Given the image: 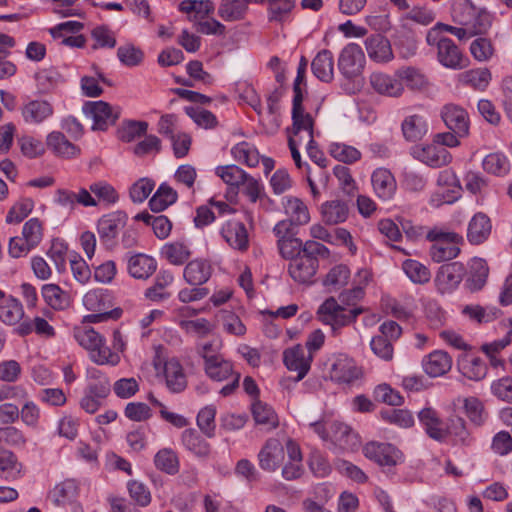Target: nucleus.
<instances>
[{"mask_svg":"<svg viewBox=\"0 0 512 512\" xmlns=\"http://www.w3.org/2000/svg\"><path fill=\"white\" fill-rule=\"evenodd\" d=\"M329 256L330 251L325 245L315 240H307L304 243V254L289 263L288 273L299 284L312 283L319 267L318 257L328 258Z\"/></svg>","mask_w":512,"mask_h":512,"instance_id":"obj_1","label":"nucleus"},{"mask_svg":"<svg viewBox=\"0 0 512 512\" xmlns=\"http://www.w3.org/2000/svg\"><path fill=\"white\" fill-rule=\"evenodd\" d=\"M74 337L78 344L89 352L90 359L98 365L118 363V356L114 355L106 346L104 338L89 326L76 327Z\"/></svg>","mask_w":512,"mask_h":512,"instance_id":"obj_2","label":"nucleus"},{"mask_svg":"<svg viewBox=\"0 0 512 512\" xmlns=\"http://www.w3.org/2000/svg\"><path fill=\"white\" fill-rule=\"evenodd\" d=\"M427 239L433 244L430 247V257L436 263L450 261L460 254V246L464 239L455 232L433 228L428 231Z\"/></svg>","mask_w":512,"mask_h":512,"instance_id":"obj_3","label":"nucleus"},{"mask_svg":"<svg viewBox=\"0 0 512 512\" xmlns=\"http://www.w3.org/2000/svg\"><path fill=\"white\" fill-rule=\"evenodd\" d=\"M426 42L437 49V59L446 68L459 70L467 65V59L463 56L454 41L439 33L438 28H431L426 35Z\"/></svg>","mask_w":512,"mask_h":512,"instance_id":"obj_4","label":"nucleus"},{"mask_svg":"<svg viewBox=\"0 0 512 512\" xmlns=\"http://www.w3.org/2000/svg\"><path fill=\"white\" fill-rule=\"evenodd\" d=\"M204 371L213 381H229V383L223 386L220 390V394L224 397L233 394L239 386L241 377L240 373L236 372L233 364L222 355L214 359L209 357L208 362L204 364Z\"/></svg>","mask_w":512,"mask_h":512,"instance_id":"obj_5","label":"nucleus"},{"mask_svg":"<svg viewBox=\"0 0 512 512\" xmlns=\"http://www.w3.org/2000/svg\"><path fill=\"white\" fill-rule=\"evenodd\" d=\"M362 312V308L347 310L342 305L338 304L333 297L326 299L318 309L319 319L323 323L330 325L334 332L354 322Z\"/></svg>","mask_w":512,"mask_h":512,"instance_id":"obj_6","label":"nucleus"},{"mask_svg":"<svg viewBox=\"0 0 512 512\" xmlns=\"http://www.w3.org/2000/svg\"><path fill=\"white\" fill-rule=\"evenodd\" d=\"M282 208L287 219L280 220L274 227L296 230L297 227L309 223L310 213L307 205L298 197L285 196L281 200Z\"/></svg>","mask_w":512,"mask_h":512,"instance_id":"obj_7","label":"nucleus"},{"mask_svg":"<svg viewBox=\"0 0 512 512\" xmlns=\"http://www.w3.org/2000/svg\"><path fill=\"white\" fill-rule=\"evenodd\" d=\"M83 111L93 119V130H106L114 125L120 116V109L104 101L87 102Z\"/></svg>","mask_w":512,"mask_h":512,"instance_id":"obj_8","label":"nucleus"},{"mask_svg":"<svg viewBox=\"0 0 512 512\" xmlns=\"http://www.w3.org/2000/svg\"><path fill=\"white\" fill-rule=\"evenodd\" d=\"M363 453L366 458L380 466H396L403 459L400 450L389 443L369 442L364 446Z\"/></svg>","mask_w":512,"mask_h":512,"instance_id":"obj_9","label":"nucleus"},{"mask_svg":"<svg viewBox=\"0 0 512 512\" xmlns=\"http://www.w3.org/2000/svg\"><path fill=\"white\" fill-rule=\"evenodd\" d=\"M273 233L277 238V248L284 259L291 261L304 254V243L297 238V230L283 228L282 226L273 227Z\"/></svg>","mask_w":512,"mask_h":512,"instance_id":"obj_10","label":"nucleus"},{"mask_svg":"<svg viewBox=\"0 0 512 512\" xmlns=\"http://www.w3.org/2000/svg\"><path fill=\"white\" fill-rule=\"evenodd\" d=\"M365 63V56L359 45L351 43L342 50L338 67L341 73L348 79L361 74Z\"/></svg>","mask_w":512,"mask_h":512,"instance_id":"obj_11","label":"nucleus"},{"mask_svg":"<svg viewBox=\"0 0 512 512\" xmlns=\"http://www.w3.org/2000/svg\"><path fill=\"white\" fill-rule=\"evenodd\" d=\"M467 274L463 263L455 261L442 265L436 276V283L441 293H451L458 288Z\"/></svg>","mask_w":512,"mask_h":512,"instance_id":"obj_12","label":"nucleus"},{"mask_svg":"<svg viewBox=\"0 0 512 512\" xmlns=\"http://www.w3.org/2000/svg\"><path fill=\"white\" fill-rule=\"evenodd\" d=\"M126 214L120 211L102 216L97 222V231L102 243L113 246L119 232L126 225Z\"/></svg>","mask_w":512,"mask_h":512,"instance_id":"obj_13","label":"nucleus"},{"mask_svg":"<svg viewBox=\"0 0 512 512\" xmlns=\"http://www.w3.org/2000/svg\"><path fill=\"white\" fill-rule=\"evenodd\" d=\"M23 121L29 126H39L49 120L54 114L52 103L44 99H33L21 107Z\"/></svg>","mask_w":512,"mask_h":512,"instance_id":"obj_14","label":"nucleus"},{"mask_svg":"<svg viewBox=\"0 0 512 512\" xmlns=\"http://www.w3.org/2000/svg\"><path fill=\"white\" fill-rule=\"evenodd\" d=\"M328 441L334 449L341 451H354L360 446L358 434L347 424L334 421L330 423V437Z\"/></svg>","mask_w":512,"mask_h":512,"instance_id":"obj_15","label":"nucleus"},{"mask_svg":"<svg viewBox=\"0 0 512 512\" xmlns=\"http://www.w3.org/2000/svg\"><path fill=\"white\" fill-rule=\"evenodd\" d=\"M313 356L301 345H296L284 351L283 361L289 371L297 372L296 381L302 380L310 370Z\"/></svg>","mask_w":512,"mask_h":512,"instance_id":"obj_16","label":"nucleus"},{"mask_svg":"<svg viewBox=\"0 0 512 512\" xmlns=\"http://www.w3.org/2000/svg\"><path fill=\"white\" fill-rule=\"evenodd\" d=\"M84 306L95 312L94 314L88 315L85 319L90 323H97L106 319H117L121 315L120 309H113L110 311L104 310V296L101 291L91 290L84 295L83 298Z\"/></svg>","mask_w":512,"mask_h":512,"instance_id":"obj_17","label":"nucleus"},{"mask_svg":"<svg viewBox=\"0 0 512 512\" xmlns=\"http://www.w3.org/2000/svg\"><path fill=\"white\" fill-rule=\"evenodd\" d=\"M221 236L234 250L245 252L249 248V235L245 224L237 220H229L220 230Z\"/></svg>","mask_w":512,"mask_h":512,"instance_id":"obj_18","label":"nucleus"},{"mask_svg":"<svg viewBox=\"0 0 512 512\" xmlns=\"http://www.w3.org/2000/svg\"><path fill=\"white\" fill-rule=\"evenodd\" d=\"M360 371L354 359L337 354L331 359L330 378L339 383H350L359 377Z\"/></svg>","mask_w":512,"mask_h":512,"instance_id":"obj_19","label":"nucleus"},{"mask_svg":"<svg viewBox=\"0 0 512 512\" xmlns=\"http://www.w3.org/2000/svg\"><path fill=\"white\" fill-rule=\"evenodd\" d=\"M412 155L415 159L430 167L445 166L452 159L451 154L445 147L435 144L416 146L412 149Z\"/></svg>","mask_w":512,"mask_h":512,"instance_id":"obj_20","label":"nucleus"},{"mask_svg":"<svg viewBox=\"0 0 512 512\" xmlns=\"http://www.w3.org/2000/svg\"><path fill=\"white\" fill-rule=\"evenodd\" d=\"M259 466L261 469L273 472L284 460V447L279 440L268 439L258 453Z\"/></svg>","mask_w":512,"mask_h":512,"instance_id":"obj_21","label":"nucleus"},{"mask_svg":"<svg viewBox=\"0 0 512 512\" xmlns=\"http://www.w3.org/2000/svg\"><path fill=\"white\" fill-rule=\"evenodd\" d=\"M445 125L460 137H465L469 132V120L467 112L453 104L444 106L441 112Z\"/></svg>","mask_w":512,"mask_h":512,"instance_id":"obj_22","label":"nucleus"},{"mask_svg":"<svg viewBox=\"0 0 512 512\" xmlns=\"http://www.w3.org/2000/svg\"><path fill=\"white\" fill-rule=\"evenodd\" d=\"M365 46L369 58L377 63H386L393 58L390 42L381 34L369 36Z\"/></svg>","mask_w":512,"mask_h":512,"instance_id":"obj_23","label":"nucleus"},{"mask_svg":"<svg viewBox=\"0 0 512 512\" xmlns=\"http://www.w3.org/2000/svg\"><path fill=\"white\" fill-rule=\"evenodd\" d=\"M467 274L468 276L465 282L466 288L470 292L481 290L485 286L489 275L487 262L482 258L474 257L469 262Z\"/></svg>","mask_w":512,"mask_h":512,"instance_id":"obj_24","label":"nucleus"},{"mask_svg":"<svg viewBox=\"0 0 512 512\" xmlns=\"http://www.w3.org/2000/svg\"><path fill=\"white\" fill-rule=\"evenodd\" d=\"M371 182L376 195L380 199L389 200L396 192L395 178L388 169H376L372 173Z\"/></svg>","mask_w":512,"mask_h":512,"instance_id":"obj_25","label":"nucleus"},{"mask_svg":"<svg viewBox=\"0 0 512 512\" xmlns=\"http://www.w3.org/2000/svg\"><path fill=\"white\" fill-rule=\"evenodd\" d=\"M24 475V466L17 456L6 449L0 448V479L14 482Z\"/></svg>","mask_w":512,"mask_h":512,"instance_id":"obj_26","label":"nucleus"},{"mask_svg":"<svg viewBox=\"0 0 512 512\" xmlns=\"http://www.w3.org/2000/svg\"><path fill=\"white\" fill-rule=\"evenodd\" d=\"M422 365L430 377H439L450 371L452 358L445 351L435 350L423 359Z\"/></svg>","mask_w":512,"mask_h":512,"instance_id":"obj_27","label":"nucleus"},{"mask_svg":"<svg viewBox=\"0 0 512 512\" xmlns=\"http://www.w3.org/2000/svg\"><path fill=\"white\" fill-rule=\"evenodd\" d=\"M46 145L58 157L73 158L80 154V148L59 131H52L47 135Z\"/></svg>","mask_w":512,"mask_h":512,"instance_id":"obj_28","label":"nucleus"},{"mask_svg":"<svg viewBox=\"0 0 512 512\" xmlns=\"http://www.w3.org/2000/svg\"><path fill=\"white\" fill-rule=\"evenodd\" d=\"M418 418L430 438L440 442L445 440L447 431L443 428L442 421L433 408H423L418 413Z\"/></svg>","mask_w":512,"mask_h":512,"instance_id":"obj_29","label":"nucleus"},{"mask_svg":"<svg viewBox=\"0 0 512 512\" xmlns=\"http://www.w3.org/2000/svg\"><path fill=\"white\" fill-rule=\"evenodd\" d=\"M491 221L484 213L475 214L469 222L467 238L471 244L478 245L487 240L491 233Z\"/></svg>","mask_w":512,"mask_h":512,"instance_id":"obj_30","label":"nucleus"},{"mask_svg":"<svg viewBox=\"0 0 512 512\" xmlns=\"http://www.w3.org/2000/svg\"><path fill=\"white\" fill-rule=\"evenodd\" d=\"M401 129L405 140L409 142L420 141L428 132L426 118L419 114H412L403 120Z\"/></svg>","mask_w":512,"mask_h":512,"instance_id":"obj_31","label":"nucleus"},{"mask_svg":"<svg viewBox=\"0 0 512 512\" xmlns=\"http://www.w3.org/2000/svg\"><path fill=\"white\" fill-rule=\"evenodd\" d=\"M370 83L379 94L389 97H398L404 91L403 84L398 78H393L384 73H373L370 76Z\"/></svg>","mask_w":512,"mask_h":512,"instance_id":"obj_32","label":"nucleus"},{"mask_svg":"<svg viewBox=\"0 0 512 512\" xmlns=\"http://www.w3.org/2000/svg\"><path fill=\"white\" fill-rule=\"evenodd\" d=\"M311 68L313 74L326 83L332 81L334 76V58L330 50L323 49L314 57Z\"/></svg>","mask_w":512,"mask_h":512,"instance_id":"obj_33","label":"nucleus"},{"mask_svg":"<svg viewBox=\"0 0 512 512\" xmlns=\"http://www.w3.org/2000/svg\"><path fill=\"white\" fill-rule=\"evenodd\" d=\"M156 269V260L146 254H136L128 261V272L136 279H148Z\"/></svg>","mask_w":512,"mask_h":512,"instance_id":"obj_34","label":"nucleus"},{"mask_svg":"<svg viewBox=\"0 0 512 512\" xmlns=\"http://www.w3.org/2000/svg\"><path fill=\"white\" fill-rule=\"evenodd\" d=\"M211 276V266L205 260L195 259L190 261L183 272L185 281L192 286L206 283Z\"/></svg>","mask_w":512,"mask_h":512,"instance_id":"obj_35","label":"nucleus"},{"mask_svg":"<svg viewBox=\"0 0 512 512\" xmlns=\"http://www.w3.org/2000/svg\"><path fill=\"white\" fill-rule=\"evenodd\" d=\"M457 366L459 372L469 380L481 381L487 374V366L479 357L465 355L458 359Z\"/></svg>","mask_w":512,"mask_h":512,"instance_id":"obj_36","label":"nucleus"},{"mask_svg":"<svg viewBox=\"0 0 512 512\" xmlns=\"http://www.w3.org/2000/svg\"><path fill=\"white\" fill-rule=\"evenodd\" d=\"M164 374L166 385L171 392L180 393L185 390L187 386L186 375L177 360L170 359L165 363Z\"/></svg>","mask_w":512,"mask_h":512,"instance_id":"obj_37","label":"nucleus"},{"mask_svg":"<svg viewBox=\"0 0 512 512\" xmlns=\"http://www.w3.org/2000/svg\"><path fill=\"white\" fill-rule=\"evenodd\" d=\"M41 293L46 304L54 310H64L70 306L69 293L56 284L43 285Z\"/></svg>","mask_w":512,"mask_h":512,"instance_id":"obj_38","label":"nucleus"},{"mask_svg":"<svg viewBox=\"0 0 512 512\" xmlns=\"http://www.w3.org/2000/svg\"><path fill=\"white\" fill-rule=\"evenodd\" d=\"M179 10L188 14L189 21L197 22L213 12L214 4L210 0H184Z\"/></svg>","mask_w":512,"mask_h":512,"instance_id":"obj_39","label":"nucleus"},{"mask_svg":"<svg viewBox=\"0 0 512 512\" xmlns=\"http://www.w3.org/2000/svg\"><path fill=\"white\" fill-rule=\"evenodd\" d=\"M174 277L169 271H160L156 278L154 285L146 289L145 296L147 299L155 302L166 300L170 297V293L166 288L173 282Z\"/></svg>","mask_w":512,"mask_h":512,"instance_id":"obj_40","label":"nucleus"},{"mask_svg":"<svg viewBox=\"0 0 512 512\" xmlns=\"http://www.w3.org/2000/svg\"><path fill=\"white\" fill-rule=\"evenodd\" d=\"M15 333L20 336H26L31 332H35L40 336H44L47 338L53 337L55 335L54 328L42 317H35L33 321L25 320L21 322L14 329Z\"/></svg>","mask_w":512,"mask_h":512,"instance_id":"obj_41","label":"nucleus"},{"mask_svg":"<svg viewBox=\"0 0 512 512\" xmlns=\"http://www.w3.org/2000/svg\"><path fill=\"white\" fill-rule=\"evenodd\" d=\"M247 10V0H222L218 14L223 20L231 22L243 19Z\"/></svg>","mask_w":512,"mask_h":512,"instance_id":"obj_42","label":"nucleus"},{"mask_svg":"<svg viewBox=\"0 0 512 512\" xmlns=\"http://www.w3.org/2000/svg\"><path fill=\"white\" fill-rule=\"evenodd\" d=\"M24 317L22 304L15 298L10 297L0 305V320L10 326L19 325Z\"/></svg>","mask_w":512,"mask_h":512,"instance_id":"obj_43","label":"nucleus"},{"mask_svg":"<svg viewBox=\"0 0 512 512\" xmlns=\"http://www.w3.org/2000/svg\"><path fill=\"white\" fill-rule=\"evenodd\" d=\"M177 200V192L168 184L162 183L149 201L154 212H161Z\"/></svg>","mask_w":512,"mask_h":512,"instance_id":"obj_44","label":"nucleus"},{"mask_svg":"<svg viewBox=\"0 0 512 512\" xmlns=\"http://www.w3.org/2000/svg\"><path fill=\"white\" fill-rule=\"evenodd\" d=\"M459 79L462 84L483 91L490 83L491 73L487 68L471 69L461 73Z\"/></svg>","mask_w":512,"mask_h":512,"instance_id":"obj_45","label":"nucleus"},{"mask_svg":"<svg viewBox=\"0 0 512 512\" xmlns=\"http://www.w3.org/2000/svg\"><path fill=\"white\" fill-rule=\"evenodd\" d=\"M183 445L197 457L205 458L210 453V445L196 430L186 429L182 433Z\"/></svg>","mask_w":512,"mask_h":512,"instance_id":"obj_46","label":"nucleus"},{"mask_svg":"<svg viewBox=\"0 0 512 512\" xmlns=\"http://www.w3.org/2000/svg\"><path fill=\"white\" fill-rule=\"evenodd\" d=\"M161 255L172 265H183L191 256V251L182 242L167 243L161 249Z\"/></svg>","mask_w":512,"mask_h":512,"instance_id":"obj_47","label":"nucleus"},{"mask_svg":"<svg viewBox=\"0 0 512 512\" xmlns=\"http://www.w3.org/2000/svg\"><path fill=\"white\" fill-rule=\"evenodd\" d=\"M322 216L327 224L344 222L348 217V207L344 202L334 200L322 205Z\"/></svg>","mask_w":512,"mask_h":512,"instance_id":"obj_48","label":"nucleus"},{"mask_svg":"<svg viewBox=\"0 0 512 512\" xmlns=\"http://www.w3.org/2000/svg\"><path fill=\"white\" fill-rule=\"evenodd\" d=\"M292 136L296 139L302 137V141L308 138V135H313V118L309 113H305L304 110H298L294 115L292 114Z\"/></svg>","mask_w":512,"mask_h":512,"instance_id":"obj_49","label":"nucleus"},{"mask_svg":"<svg viewBox=\"0 0 512 512\" xmlns=\"http://www.w3.org/2000/svg\"><path fill=\"white\" fill-rule=\"evenodd\" d=\"M155 466L169 474L174 475L179 471V461L176 453L169 448L159 450L154 457Z\"/></svg>","mask_w":512,"mask_h":512,"instance_id":"obj_50","label":"nucleus"},{"mask_svg":"<svg viewBox=\"0 0 512 512\" xmlns=\"http://www.w3.org/2000/svg\"><path fill=\"white\" fill-rule=\"evenodd\" d=\"M235 160L243 162L249 167H256L260 161V155L256 148L247 142H240L231 149Z\"/></svg>","mask_w":512,"mask_h":512,"instance_id":"obj_51","label":"nucleus"},{"mask_svg":"<svg viewBox=\"0 0 512 512\" xmlns=\"http://www.w3.org/2000/svg\"><path fill=\"white\" fill-rule=\"evenodd\" d=\"M403 271L407 277L416 284H425L430 281L431 273L429 269L422 263L408 259L402 264Z\"/></svg>","mask_w":512,"mask_h":512,"instance_id":"obj_52","label":"nucleus"},{"mask_svg":"<svg viewBox=\"0 0 512 512\" xmlns=\"http://www.w3.org/2000/svg\"><path fill=\"white\" fill-rule=\"evenodd\" d=\"M350 270L346 265L339 264L330 269L324 279V285L330 291H337L348 283Z\"/></svg>","mask_w":512,"mask_h":512,"instance_id":"obj_53","label":"nucleus"},{"mask_svg":"<svg viewBox=\"0 0 512 512\" xmlns=\"http://www.w3.org/2000/svg\"><path fill=\"white\" fill-rule=\"evenodd\" d=\"M466 416L475 426H482L488 418L483 403L476 397H468L464 400Z\"/></svg>","mask_w":512,"mask_h":512,"instance_id":"obj_54","label":"nucleus"},{"mask_svg":"<svg viewBox=\"0 0 512 512\" xmlns=\"http://www.w3.org/2000/svg\"><path fill=\"white\" fill-rule=\"evenodd\" d=\"M295 4V0H270L268 20L270 22H283L295 8Z\"/></svg>","mask_w":512,"mask_h":512,"instance_id":"obj_55","label":"nucleus"},{"mask_svg":"<svg viewBox=\"0 0 512 512\" xmlns=\"http://www.w3.org/2000/svg\"><path fill=\"white\" fill-rule=\"evenodd\" d=\"M148 123L145 121L127 120L124 121L118 131L119 139L124 142H131L134 139L145 135Z\"/></svg>","mask_w":512,"mask_h":512,"instance_id":"obj_56","label":"nucleus"},{"mask_svg":"<svg viewBox=\"0 0 512 512\" xmlns=\"http://www.w3.org/2000/svg\"><path fill=\"white\" fill-rule=\"evenodd\" d=\"M252 414L257 424L268 425L271 428L277 426V416L272 407L259 400L253 402Z\"/></svg>","mask_w":512,"mask_h":512,"instance_id":"obj_57","label":"nucleus"},{"mask_svg":"<svg viewBox=\"0 0 512 512\" xmlns=\"http://www.w3.org/2000/svg\"><path fill=\"white\" fill-rule=\"evenodd\" d=\"M329 152L336 160L349 164L361 158V153L358 149L344 143H331Z\"/></svg>","mask_w":512,"mask_h":512,"instance_id":"obj_58","label":"nucleus"},{"mask_svg":"<svg viewBox=\"0 0 512 512\" xmlns=\"http://www.w3.org/2000/svg\"><path fill=\"white\" fill-rule=\"evenodd\" d=\"M216 174L226 184L231 186L241 185V183L245 181V178L247 177V173L243 169L233 164L218 166L216 168Z\"/></svg>","mask_w":512,"mask_h":512,"instance_id":"obj_59","label":"nucleus"},{"mask_svg":"<svg viewBox=\"0 0 512 512\" xmlns=\"http://www.w3.org/2000/svg\"><path fill=\"white\" fill-rule=\"evenodd\" d=\"M483 168L494 175H504L509 171V161L501 153H491L483 160Z\"/></svg>","mask_w":512,"mask_h":512,"instance_id":"obj_60","label":"nucleus"},{"mask_svg":"<svg viewBox=\"0 0 512 512\" xmlns=\"http://www.w3.org/2000/svg\"><path fill=\"white\" fill-rule=\"evenodd\" d=\"M216 408L213 405L202 408L197 415V425L209 438L215 435Z\"/></svg>","mask_w":512,"mask_h":512,"instance_id":"obj_61","label":"nucleus"},{"mask_svg":"<svg viewBox=\"0 0 512 512\" xmlns=\"http://www.w3.org/2000/svg\"><path fill=\"white\" fill-rule=\"evenodd\" d=\"M474 14L475 8L467 0H458L452 6L453 20L462 26H468L474 19Z\"/></svg>","mask_w":512,"mask_h":512,"instance_id":"obj_62","label":"nucleus"},{"mask_svg":"<svg viewBox=\"0 0 512 512\" xmlns=\"http://www.w3.org/2000/svg\"><path fill=\"white\" fill-rule=\"evenodd\" d=\"M395 76L402 84L405 82V84L411 89H419L425 84L424 76L414 67L400 68L396 70Z\"/></svg>","mask_w":512,"mask_h":512,"instance_id":"obj_63","label":"nucleus"},{"mask_svg":"<svg viewBox=\"0 0 512 512\" xmlns=\"http://www.w3.org/2000/svg\"><path fill=\"white\" fill-rule=\"evenodd\" d=\"M22 237L33 246L37 247L43 238L42 222L38 218L29 219L22 228Z\"/></svg>","mask_w":512,"mask_h":512,"instance_id":"obj_64","label":"nucleus"}]
</instances>
